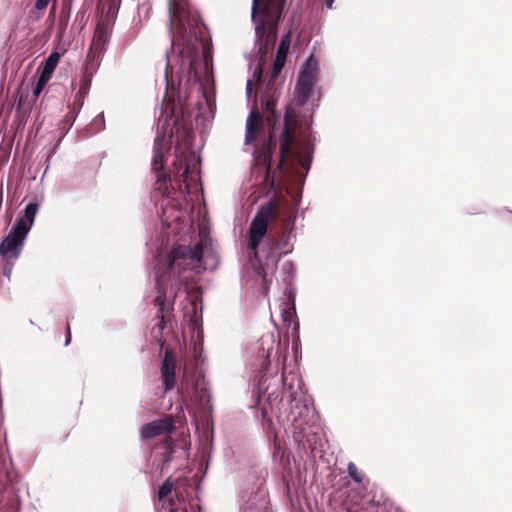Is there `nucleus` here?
<instances>
[{
    "instance_id": "obj_11",
    "label": "nucleus",
    "mask_w": 512,
    "mask_h": 512,
    "mask_svg": "<svg viewBox=\"0 0 512 512\" xmlns=\"http://www.w3.org/2000/svg\"><path fill=\"white\" fill-rule=\"evenodd\" d=\"M190 397L203 414H209L212 411L211 394L204 379H198L195 382Z\"/></svg>"
},
{
    "instance_id": "obj_40",
    "label": "nucleus",
    "mask_w": 512,
    "mask_h": 512,
    "mask_svg": "<svg viewBox=\"0 0 512 512\" xmlns=\"http://www.w3.org/2000/svg\"><path fill=\"white\" fill-rule=\"evenodd\" d=\"M298 327H299V323L297 322V323L295 324L294 330L298 329Z\"/></svg>"
},
{
    "instance_id": "obj_1",
    "label": "nucleus",
    "mask_w": 512,
    "mask_h": 512,
    "mask_svg": "<svg viewBox=\"0 0 512 512\" xmlns=\"http://www.w3.org/2000/svg\"><path fill=\"white\" fill-rule=\"evenodd\" d=\"M171 49L166 51L164 79L166 90L177 93L178 109L181 113L182 143L175 147L172 175L165 166V154L171 148V140L165 133L156 135L152 170L159 192H192L197 188L200 157L193 148L194 134L189 116V97L194 88L201 100L195 105L197 116L213 117L216 110L215 82L213 77L212 47L204 38L205 24L188 0H169Z\"/></svg>"
},
{
    "instance_id": "obj_38",
    "label": "nucleus",
    "mask_w": 512,
    "mask_h": 512,
    "mask_svg": "<svg viewBox=\"0 0 512 512\" xmlns=\"http://www.w3.org/2000/svg\"><path fill=\"white\" fill-rule=\"evenodd\" d=\"M179 122H180L179 117H176L175 122H174V125H175V126H178V125H179Z\"/></svg>"
},
{
    "instance_id": "obj_32",
    "label": "nucleus",
    "mask_w": 512,
    "mask_h": 512,
    "mask_svg": "<svg viewBox=\"0 0 512 512\" xmlns=\"http://www.w3.org/2000/svg\"><path fill=\"white\" fill-rule=\"evenodd\" d=\"M3 261L4 266L2 273L5 277L10 278L15 261H12V259H3Z\"/></svg>"
},
{
    "instance_id": "obj_21",
    "label": "nucleus",
    "mask_w": 512,
    "mask_h": 512,
    "mask_svg": "<svg viewBox=\"0 0 512 512\" xmlns=\"http://www.w3.org/2000/svg\"><path fill=\"white\" fill-rule=\"evenodd\" d=\"M291 44V31L285 33L277 47L275 59L285 61L287 60L288 52Z\"/></svg>"
},
{
    "instance_id": "obj_17",
    "label": "nucleus",
    "mask_w": 512,
    "mask_h": 512,
    "mask_svg": "<svg viewBox=\"0 0 512 512\" xmlns=\"http://www.w3.org/2000/svg\"><path fill=\"white\" fill-rule=\"evenodd\" d=\"M102 56L103 54H99V51L90 47L86 54L83 73L93 77L100 67Z\"/></svg>"
},
{
    "instance_id": "obj_26",
    "label": "nucleus",
    "mask_w": 512,
    "mask_h": 512,
    "mask_svg": "<svg viewBox=\"0 0 512 512\" xmlns=\"http://www.w3.org/2000/svg\"><path fill=\"white\" fill-rule=\"evenodd\" d=\"M27 99L24 96H20L16 103V113L21 118H26L30 114L29 107H26Z\"/></svg>"
},
{
    "instance_id": "obj_8",
    "label": "nucleus",
    "mask_w": 512,
    "mask_h": 512,
    "mask_svg": "<svg viewBox=\"0 0 512 512\" xmlns=\"http://www.w3.org/2000/svg\"><path fill=\"white\" fill-rule=\"evenodd\" d=\"M268 471L261 467L249 470L245 483L241 486L242 504L240 512H266L268 508L267 491L264 484Z\"/></svg>"
},
{
    "instance_id": "obj_30",
    "label": "nucleus",
    "mask_w": 512,
    "mask_h": 512,
    "mask_svg": "<svg viewBox=\"0 0 512 512\" xmlns=\"http://www.w3.org/2000/svg\"><path fill=\"white\" fill-rule=\"evenodd\" d=\"M282 271L285 274L284 282L286 284L290 283L294 273V265L291 261H286L282 266Z\"/></svg>"
},
{
    "instance_id": "obj_42",
    "label": "nucleus",
    "mask_w": 512,
    "mask_h": 512,
    "mask_svg": "<svg viewBox=\"0 0 512 512\" xmlns=\"http://www.w3.org/2000/svg\"><path fill=\"white\" fill-rule=\"evenodd\" d=\"M262 411H263V414L265 415V413H266V408H265V407H263V408H262Z\"/></svg>"
},
{
    "instance_id": "obj_16",
    "label": "nucleus",
    "mask_w": 512,
    "mask_h": 512,
    "mask_svg": "<svg viewBox=\"0 0 512 512\" xmlns=\"http://www.w3.org/2000/svg\"><path fill=\"white\" fill-rule=\"evenodd\" d=\"M38 210L39 204L37 202L28 203L24 208L23 216H19L15 223H20L22 225L21 228L26 229L27 233H29L34 225Z\"/></svg>"
},
{
    "instance_id": "obj_20",
    "label": "nucleus",
    "mask_w": 512,
    "mask_h": 512,
    "mask_svg": "<svg viewBox=\"0 0 512 512\" xmlns=\"http://www.w3.org/2000/svg\"><path fill=\"white\" fill-rule=\"evenodd\" d=\"M201 506L198 500L192 499L186 502L184 499L179 500L178 503H170L169 512H200Z\"/></svg>"
},
{
    "instance_id": "obj_41",
    "label": "nucleus",
    "mask_w": 512,
    "mask_h": 512,
    "mask_svg": "<svg viewBox=\"0 0 512 512\" xmlns=\"http://www.w3.org/2000/svg\"><path fill=\"white\" fill-rule=\"evenodd\" d=\"M197 217L198 218L200 217V209H198V211H197Z\"/></svg>"
},
{
    "instance_id": "obj_13",
    "label": "nucleus",
    "mask_w": 512,
    "mask_h": 512,
    "mask_svg": "<svg viewBox=\"0 0 512 512\" xmlns=\"http://www.w3.org/2000/svg\"><path fill=\"white\" fill-rule=\"evenodd\" d=\"M174 430L173 423L168 419H157L142 426L140 433L143 439H152L169 434Z\"/></svg>"
},
{
    "instance_id": "obj_31",
    "label": "nucleus",
    "mask_w": 512,
    "mask_h": 512,
    "mask_svg": "<svg viewBox=\"0 0 512 512\" xmlns=\"http://www.w3.org/2000/svg\"><path fill=\"white\" fill-rule=\"evenodd\" d=\"M296 317L295 303H292V307L282 310V319L286 323H291L293 318Z\"/></svg>"
},
{
    "instance_id": "obj_10",
    "label": "nucleus",
    "mask_w": 512,
    "mask_h": 512,
    "mask_svg": "<svg viewBox=\"0 0 512 512\" xmlns=\"http://www.w3.org/2000/svg\"><path fill=\"white\" fill-rule=\"evenodd\" d=\"M177 359L171 349H167L161 360V377L163 380V389L169 391L176 385Z\"/></svg>"
},
{
    "instance_id": "obj_9",
    "label": "nucleus",
    "mask_w": 512,
    "mask_h": 512,
    "mask_svg": "<svg viewBox=\"0 0 512 512\" xmlns=\"http://www.w3.org/2000/svg\"><path fill=\"white\" fill-rule=\"evenodd\" d=\"M20 223H14L6 236L0 241V257L16 261L23 250L29 233L21 228Z\"/></svg>"
},
{
    "instance_id": "obj_15",
    "label": "nucleus",
    "mask_w": 512,
    "mask_h": 512,
    "mask_svg": "<svg viewBox=\"0 0 512 512\" xmlns=\"http://www.w3.org/2000/svg\"><path fill=\"white\" fill-rule=\"evenodd\" d=\"M319 73V62L313 54H311L303 63L297 79L298 81L316 84Z\"/></svg>"
},
{
    "instance_id": "obj_28",
    "label": "nucleus",
    "mask_w": 512,
    "mask_h": 512,
    "mask_svg": "<svg viewBox=\"0 0 512 512\" xmlns=\"http://www.w3.org/2000/svg\"><path fill=\"white\" fill-rule=\"evenodd\" d=\"M85 97L86 96L83 94L76 93L73 103L68 105V109L74 111V115L80 113V111L84 105Z\"/></svg>"
},
{
    "instance_id": "obj_18",
    "label": "nucleus",
    "mask_w": 512,
    "mask_h": 512,
    "mask_svg": "<svg viewBox=\"0 0 512 512\" xmlns=\"http://www.w3.org/2000/svg\"><path fill=\"white\" fill-rule=\"evenodd\" d=\"M66 49L61 47L52 51L48 57L45 59L44 64L41 69V73L52 77L61 57L65 54Z\"/></svg>"
},
{
    "instance_id": "obj_4",
    "label": "nucleus",
    "mask_w": 512,
    "mask_h": 512,
    "mask_svg": "<svg viewBox=\"0 0 512 512\" xmlns=\"http://www.w3.org/2000/svg\"><path fill=\"white\" fill-rule=\"evenodd\" d=\"M211 239L205 230L200 229L199 240L192 245H176L167 258L160 254L154 256L153 266L156 283V296L153 300L157 308L156 326L160 331L166 327V318L173 311L174 300L179 291L187 289V270L199 273L202 270V258Z\"/></svg>"
},
{
    "instance_id": "obj_25",
    "label": "nucleus",
    "mask_w": 512,
    "mask_h": 512,
    "mask_svg": "<svg viewBox=\"0 0 512 512\" xmlns=\"http://www.w3.org/2000/svg\"><path fill=\"white\" fill-rule=\"evenodd\" d=\"M173 484L170 479H166L158 488L157 497L159 501L165 500L172 492Z\"/></svg>"
},
{
    "instance_id": "obj_6",
    "label": "nucleus",
    "mask_w": 512,
    "mask_h": 512,
    "mask_svg": "<svg viewBox=\"0 0 512 512\" xmlns=\"http://www.w3.org/2000/svg\"><path fill=\"white\" fill-rule=\"evenodd\" d=\"M291 198L293 202L291 212L285 221L279 239L268 236L264 242L262 252L265 253V263L259 258L258 247L267 236L268 223L271 221L274 214L275 204L272 200H269L259 208L249 226L247 245L248 257L255 272L261 277V293L264 296L268 294V279L264 265L273 269L283 256L288 255L293 250L292 245H290V240L295 229L296 214L302 198L301 188L291 193Z\"/></svg>"
},
{
    "instance_id": "obj_14",
    "label": "nucleus",
    "mask_w": 512,
    "mask_h": 512,
    "mask_svg": "<svg viewBox=\"0 0 512 512\" xmlns=\"http://www.w3.org/2000/svg\"><path fill=\"white\" fill-rule=\"evenodd\" d=\"M112 29L113 26H111V22L100 21L96 27L93 42L90 47L99 51V54H104L111 37Z\"/></svg>"
},
{
    "instance_id": "obj_7",
    "label": "nucleus",
    "mask_w": 512,
    "mask_h": 512,
    "mask_svg": "<svg viewBox=\"0 0 512 512\" xmlns=\"http://www.w3.org/2000/svg\"><path fill=\"white\" fill-rule=\"evenodd\" d=\"M287 0H253L251 20L255 25V46L259 56L257 66L253 71L254 81L263 87V73L268 54L273 50L278 26Z\"/></svg>"
},
{
    "instance_id": "obj_22",
    "label": "nucleus",
    "mask_w": 512,
    "mask_h": 512,
    "mask_svg": "<svg viewBox=\"0 0 512 512\" xmlns=\"http://www.w3.org/2000/svg\"><path fill=\"white\" fill-rule=\"evenodd\" d=\"M121 0H109V7L105 18L101 22H111V26H114Z\"/></svg>"
},
{
    "instance_id": "obj_29",
    "label": "nucleus",
    "mask_w": 512,
    "mask_h": 512,
    "mask_svg": "<svg viewBox=\"0 0 512 512\" xmlns=\"http://www.w3.org/2000/svg\"><path fill=\"white\" fill-rule=\"evenodd\" d=\"M92 78H93L92 76L82 73V76L80 79V88L77 93L87 96V94L90 90V87H91Z\"/></svg>"
},
{
    "instance_id": "obj_33",
    "label": "nucleus",
    "mask_w": 512,
    "mask_h": 512,
    "mask_svg": "<svg viewBox=\"0 0 512 512\" xmlns=\"http://www.w3.org/2000/svg\"><path fill=\"white\" fill-rule=\"evenodd\" d=\"M50 0H36L35 2V8L39 11L44 10L47 8Z\"/></svg>"
},
{
    "instance_id": "obj_3",
    "label": "nucleus",
    "mask_w": 512,
    "mask_h": 512,
    "mask_svg": "<svg viewBox=\"0 0 512 512\" xmlns=\"http://www.w3.org/2000/svg\"><path fill=\"white\" fill-rule=\"evenodd\" d=\"M261 369L256 382L257 403L266 401L271 412L290 432L299 449L309 457H315L319 444V433L314 430L318 420L312 400L307 393L304 381L296 368L282 369V388L278 384H266L265 376L270 366V351L263 350L259 356Z\"/></svg>"
},
{
    "instance_id": "obj_23",
    "label": "nucleus",
    "mask_w": 512,
    "mask_h": 512,
    "mask_svg": "<svg viewBox=\"0 0 512 512\" xmlns=\"http://www.w3.org/2000/svg\"><path fill=\"white\" fill-rule=\"evenodd\" d=\"M78 114H75L74 111L70 110L68 111L67 115L64 117V119L61 121L59 129L62 130V137L60 140L68 133V131L73 126Z\"/></svg>"
},
{
    "instance_id": "obj_35",
    "label": "nucleus",
    "mask_w": 512,
    "mask_h": 512,
    "mask_svg": "<svg viewBox=\"0 0 512 512\" xmlns=\"http://www.w3.org/2000/svg\"><path fill=\"white\" fill-rule=\"evenodd\" d=\"M252 81L251 80H247V83H246V95H247V98L249 99L251 96H252Z\"/></svg>"
},
{
    "instance_id": "obj_19",
    "label": "nucleus",
    "mask_w": 512,
    "mask_h": 512,
    "mask_svg": "<svg viewBox=\"0 0 512 512\" xmlns=\"http://www.w3.org/2000/svg\"><path fill=\"white\" fill-rule=\"evenodd\" d=\"M273 460L284 472L292 473L290 455L278 443L274 444Z\"/></svg>"
},
{
    "instance_id": "obj_37",
    "label": "nucleus",
    "mask_w": 512,
    "mask_h": 512,
    "mask_svg": "<svg viewBox=\"0 0 512 512\" xmlns=\"http://www.w3.org/2000/svg\"><path fill=\"white\" fill-rule=\"evenodd\" d=\"M334 0H325V6L328 9H331L333 7Z\"/></svg>"
},
{
    "instance_id": "obj_5",
    "label": "nucleus",
    "mask_w": 512,
    "mask_h": 512,
    "mask_svg": "<svg viewBox=\"0 0 512 512\" xmlns=\"http://www.w3.org/2000/svg\"><path fill=\"white\" fill-rule=\"evenodd\" d=\"M285 61L274 59L268 79L263 83L261 92V107L263 113L256 108L251 109L246 121L245 144H250L261 136L260 151H267L277 139V131L281 139V153H283L290 141L291 124L295 121V111L286 106L283 118L277 111L276 105L281 93L283 81L279 80L285 66Z\"/></svg>"
},
{
    "instance_id": "obj_27",
    "label": "nucleus",
    "mask_w": 512,
    "mask_h": 512,
    "mask_svg": "<svg viewBox=\"0 0 512 512\" xmlns=\"http://www.w3.org/2000/svg\"><path fill=\"white\" fill-rule=\"evenodd\" d=\"M347 472H348L349 476L351 477V479L355 483L360 484L363 482L364 476L358 471V468L355 465V463H353V462L348 463Z\"/></svg>"
},
{
    "instance_id": "obj_34",
    "label": "nucleus",
    "mask_w": 512,
    "mask_h": 512,
    "mask_svg": "<svg viewBox=\"0 0 512 512\" xmlns=\"http://www.w3.org/2000/svg\"><path fill=\"white\" fill-rule=\"evenodd\" d=\"M94 123L100 125V130L104 129V126H105L104 114L103 113L98 114L94 119Z\"/></svg>"
},
{
    "instance_id": "obj_39",
    "label": "nucleus",
    "mask_w": 512,
    "mask_h": 512,
    "mask_svg": "<svg viewBox=\"0 0 512 512\" xmlns=\"http://www.w3.org/2000/svg\"><path fill=\"white\" fill-rule=\"evenodd\" d=\"M208 466H209V463H208V461H206V463H205V469H204V474L206 473V471H207V469H208Z\"/></svg>"
},
{
    "instance_id": "obj_2",
    "label": "nucleus",
    "mask_w": 512,
    "mask_h": 512,
    "mask_svg": "<svg viewBox=\"0 0 512 512\" xmlns=\"http://www.w3.org/2000/svg\"><path fill=\"white\" fill-rule=\"evenodd\" d=\"M314 86L296 80L293 104L289 105L295 111V121L291 124L287 149L281 153L279 130L267 153L260 151V143L254 149L253 160L264 170V181L271 189H278L289 181L303 186L311 168L315 140L312 135L315 104L311 101Z\"/></svg>"
},
{
    "instance_id": "obj_36",
    "label": "nucleus",
    "mask_w": 512,
    "mask_h": 512,
    "mask_svg": "<svg viewBox=\"0 0 512 512\" xmlns=\"http://www.w3.org/2000/svg\"><path fill=\"white\" fill-rule=\"evenodd\" d=\"M71 342V333H70V327H67V333L65 338V346H68Z\"/></svg>"
},
{
    "instance_id": "obj_24",
    "label": "nucleus",
    "mask_w": 512,
    "mask_h": 512,
    "mask_svg": "<svg viewBox=\"0 0 512 512\" xmlns=\"http://www.w3.org/2000/svg\"><path fill=\"white\" fill-rule=\"evenodd\" d=\"M50 79H51V77L40 72L38 79L36 81V84L33 87V91H32L34 98H38L40 96V94L42 93V91L44 90V88L46 87L48 82L50 81Z\"/></svg>"
},
{
    "instance_id": "obj_12",
    "label": "nucleus",
    "mask_w": 512,
    "mask_h": 512,
    "mask_svg": "<svg viewBox=\"0 0 512 512\" xmlns=\"http://www.w3.org/2000/svg\"><path fill=\"white\" fill-rule=\"evenodd\" d=\"M189 327L194 341L195 351L199 348L202 350L203 346V323H202V308L198 310L195 302H192V314L189 317Z\"/></svg>"
}]
</instances>
